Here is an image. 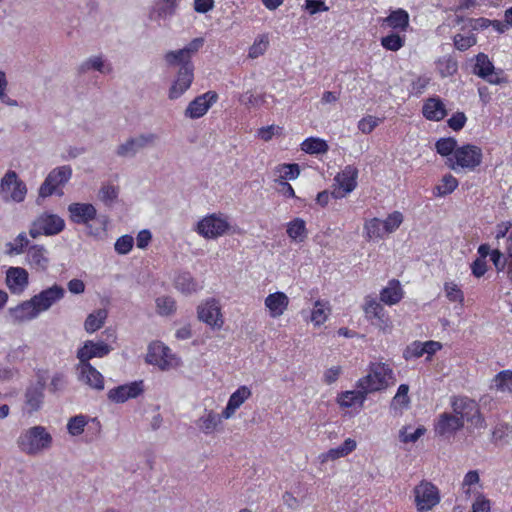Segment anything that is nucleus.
<instances>
[{
  "label": "nucleus",
  "instance_id": "36",
  "mask_svg": "<svg viewBox=\"0 0 512 512\" xmlns=\"http://www.w3.org/2000/svg\"><path fill=\"white\" fill-rule=\"evenodd\" d=\"M330 314V307L328 302L317 300L314 303L313 309L310 314V321L315 327H319L326 322Z\"/></svg>",
  "mask_w": 512,
  "mask_h": 512
},
{
  "label": "nucleus",
  "instance_id": "53",
  "mask_svg": "<svg viewBox=\"0 0 512 512\" xmlns=\"http://www.w3.org/2000/svg\"><path fill=\"white\" fill-rule=\"evenodd\" d=\"M443 289H444L446 298L450 302H458L460 304H463L464 293L455 282H453V281L445 282Z\"/></svg>",
  "mask_w": 512,
  "mask_h": 512
},
{
  "label": "nucleus",
  "instance_id": "45",
  "mask_svg": "<svg viewBox=\"0 0 512 512\" xmlns=\"http://www.w3.org/2000/svg\"><path fill=\"white\" fill-rule=\"evenodd\" d=\"M364 234L368 240L381 239L386 234L382 221L378 218L367 220L364 224Z\"/></svg>",
  "mask_w": 512,
  "mask_h": 512
},
{
  "label": "nucleus",
  "instance_id": "58",
  "mask_svg": "<svg viewBox=\"0 0 512 512\" xmlns=\"http://www.w3.org/2000/svg\"><path fill=\"white\" fill-rule=\"evenodd\" d=\"M133 245L134 238L131 235H123L116 240L114 249L119 255H126L132 250Z\"/></svg>",
  "mask_w": 512,
  "mask_h": 512
},
{
  "label": "nucleus",
  "instance_id": "50",
  "mask_svg": "<svg viewBox=\"0 0 512 512\" xmlns=\"http://www.w3.org/2000/svg\"><path fill=\"white\" fill-rule=\"evenodd\" d=\"M269 46V38L267 34H262L256 37L254 43L249 48L248 56L256 59L263 55Z\"/></svg>",
  "mask_w": 512,
  "mask_h": 512
},
{
  "label": "nucleus",
  "instance_id": "42",
  "mask_svg": "<svg viewBox=\"0 0 512 512\" xmlns=\"http://www.w3.org/2000/svg\"><path fill=\"white\" fill-rule=\"evenodd\" d=\"M425 433L426 429L422 425L416 428L411 425H405L399 430V440L402 443H415Z\"/></svg>",
  "mask_w": 512,
  "mask_h": 512
},
{
  "label": "nucleus",
  "instance_id": "52",
  "mask_svg": "<svg viewBox=\"0 0 512 512\" xmlns=\"http://www.w3.org/2000/svg\"><path fill=\"white\" fill-rule=\"evenodd\" d=\"M436 151L441 156L451 157L457 149V141L455 138L447 137L439 139L435 144Z\"/></svg>",
  "mask_w": 512,
  "mask_h": 512
},
{
  "label": "nucleus",
  "instance_id": "1",
  "mask_svg": "<svg viewBox=\"0 0 512 512\" xmlns=\"http://www.w3.org/2000/svg\"><path fill=\"white\" fill-rule=\"evenodd\" d=\"M395 383L396 376L392 367L388 363L376 361L369 364L367 375L357 380L356 387L370 394L386 390Z\"/></svg>",
  "mask_w": 512,
  "mask_h": 512
},
{
  "label": "nucleus",
  "instance_id": "64",
  "mask_svg": "<svg viewBox=\"0 0 512 512\" xmlns=\"http://www.w3.org/2000/svg\"><path fill=\"white\" fill-rule=\"evenodd\" d=\"M490 501L477 492V497L472 504L471 512H490Z\"/></svg>",
  "mask_w": 512,
  "mask_h": 512
},
{
  "label": "nucleus",
  "instance_id": "32",
  "mask_svg": "<svg viewBox=\"0 0 512 512\" xmlns=\"http://www.w3.org/2000/svg\"><path fill=\"white\" fill-rule=\"evenodd\" d=\"M274 182H287V180H295L300 175L298 164H279L273 169Z\"/></svg>",
  "mask_w": 512,
  "mask_h": 512
},
{
  "label": "nucleus",
  "instance_id": "28",
  "mask_svg": "<svg viewBox=\"0 0 512 512\" xmlns=\"http://www.w3.org/2000/svg\"><path fill=\"white\" fill-rule=\"evenodd\" d=\"M357 447V443L352 438H347L344 443L336 448H331L327 452L321 453L318 457L321 463H326L328 461H334L336 459L345 457L353 452Z\"/></svg>",
  "mask_w": 512,
  "mask_h": 512
},
{
  "label": "nucleus",
  "instance_id": "40",
  "mask_svg": "<svg viewBox=\"0 0 512 512\" xmlns=\"http://www.w3.org/2000/svg\"><path fill=\"white\" fill-rule=\"evenodd\" d=\"M494 65L489 57L484 53H479L475 56V65L473 73L480 78L487 77L494 71Z\"/></svg>",
  "mask_w": 512,
  "mask_h": 512
},
{
  "label": "nucleus",
  "instance_id": "15",
  "mask_svg": "<svg viewBox=\"0 0 512 512\" xmlns=\"http://www.w3.org/2000/svg\"><path fill=\"white\" fill-rule=\"evenodd\" d=\"M64 295V288L56 284L43 290L38 295H34V317L47 311L53 304L60 301Z\"/></svg>",
  "mask_w": 512,
  "mask_h": 512
},
{
  "label": "nucleus",
  "instance_id": "61",
  "mask_svg": "<svg viewBox=\"0 0 512 512\" xmlns=\"http://www.w3.org/2000/svg\"><path fill=\"white\" fill-rule=\"evenodd\" d=\"M18 448L30 455L32 454V428H29L23 432L17 439Z\"/></svg>",
  "mask_w": 512,
  "mask_h": 512
},
{
  "label": "nucleus",
  "instance_id": "29",
  "mask_svg": "<svg viewBox=\"0 0 512 512\" xmlns=\"http://www.w3.org/2000/svg\"><path fill=\"white\" fill-rule=\"evenodd\" d=\"M369 393L365 389L357 388V390H350L342 392L337 397V403L342 408H351L356 405L362 407L366 397Z\"/></svg>",
  "mask_w": 512,
  "mask_h": 512
},
{
  "label": "nucleus",
  "instance_id": "27",
  "mask_svg": "<svg viewBox=\"0 0 512 512\" xmlns=\"http://www.w3.org/2000/svg\"><path fill=\"white\" fill-rule=\"evenodd\" d=\"M422 114L427 120L440 121L445 118L447 111L440 98L431 97L424 102Z\"/></svg>",
  "mask_w": 512,
  "mask_h": 512
},
{
  "label": "nucleus",
  "instance_id": "5",
  "mask_svg": "<svg viewBox=\"0 0 512 512\" xmlns=\"http://www.w3.org/2000/svg\"><path fill=\"white\" fill-rule=\"evenodd\" d=\"M453 412L459 418L469 422L475 428H484L485 420L481 416L478 404L468 397H453L451 400Z\"/></svg>",
  "mask_w": 512,
  "mask_h": 512
},
{
  "label": "nucleus",
  "instance_id": "62",
  "mask_svg": "<svg viewBox=\"0 0 512 512\" xmlns=\"http://www.w3.org/2000/svg\"><path fill=\"white\" fill-rule=\"evenodd\" d=\"M380 122L381 120L379 118L368 115L358 122V129L364 134H369L379 125Z\"/></svg>",
  "mask_w": 512,
  "mask_h": 512
},
{
  "label": "nucleus",
  "instance_id": "37",
  "mask_svg": "<svg viewBox=\"0 0 512 512\" xmlns=\"http://www.w3.org/2000/svg\"><path fill=\"white\" fill-rule=\"evenodd\" d=\"M108 312L106 309H98L90 313L84 323V328L88 333H94L105 323Z\"/></svg>",
  "mask_w": 512,
  "mask_h": 512
},
{
  "label": "nucleus",
  "instance_id": "3",
  "mask_svg": "<svg viewBox=\"0 0 512 512\" xmlns=\"http://www.w3.org/2000/svg\"><path fill=\"white\" fill-rule=\"evenodd\" d=\"M482 156V150L478 146L467 144L457 148L453 155L447 158V165L454 171L474 170L481 164Z\"/></svg>",
  "mask_w": 512,
  "mask_h": 512
},
{
  "label": "nucleus",
  "instance_id": "35",
  "mask_svg": "<svg viewBox=\"0 0 512 512\" xmlns=\"http://www.w3.org/2000/svg\"><path fill=\"white\" fill-rule=\"evenodd\" d=\"M175 287L184 294H192L201 289L192 275L188 272L180 273L175 278Z\"/></svg>",
  "mask_w": 512,
  "mask_h": 512
},
{
  "label": "nucleus",
  "instance_id": "17",
  "mask_svg": "<svg viewBox=\"0 0 512 512\" xmlns=\"http://www.w3.org/2000/svg\"><path fill=\"white\" fill-rule=\"evenodd\" d=\"M113 347L104 341H92L87 340L83 343V345L77 350V359L78 362L90 363V360L93 358H103L107 356Z\"/></svg>",
  "mask_w": 512,
  "mask_h": 512
},
{
  "label": "nucleus",
  "instance_id": "46",
  "mask_svg": "<svg viewBox=\"0 0 512 512\" xmlns=\"http://www.w3.org/2000/svg\"><path fill=\"white\" fill-rule=\"evenodd\" d=\"M405 36L400 35V32L390 33L381 38V45L384 49L396 52L405 45Z\"/></svg>",
  "mask_w": 512,
  "mask_h": 512
},
{
  "label": "nucleus",
  "instance_id": "13",
  "mask_svg": "<svg viewBox=\"0 0 512 512\" xmlns=\"http://www.w3.org/2000/svg\"><path fill=\"white\" fill-rule=\"evenodd\" d=\"M358 170L352 165L346 166L335 178L334 189L331 196L335 199L344 198L357 186Z\"/></svg>",
  "mask_w": 512,
  "mask_h": 512
},
{
  "label": "nucleus",
  "instance_id": "23",
  "mask_svg": "<svg viewBox=\"0 0 512 512\" xmlns=\"http://www.w3.org/2000/svg\"><path fill=\"white\" fill-rule=\"evenodd\" d=\"M252 396V390L246 385L239 386L229 397L223 409L225 420L234 417L236 411Z\"/></svg>",
  "mask_w": 512,
  "mask_h": 512
},
{
  "label": "nucleus",
  "instance_id": "51",
  "mask_svg": "<svg viewBox=\"0 0 512 512\" xmlns=\"http://www.w3.org/2000/svg\"><path fill=\"white\" fill-rule=\"evenodd\" d=\"M29 244V240L24 233H20L13 242L6 243L5 253L9 256L23 253L24 248Z\"/></svg>",
  "mask_w": 512,
  "mask_h": 512
},
{
  "label": "nucleus",
  "instance_id": "18",
  "mask_svg": "<svg viewBox=\"0 0 512 512\" xmlns=\"http://www.w3.org/2000/svg\"><path fill=\"white\" fill-rule=\"evenodd\" d=\"M144 391L143 381L119 385L108 391L107 397L113 403H124L129 399H135Z\"/></svg>",
  "mask_w": 512,
  "mask_h": 512
},
{
  "label": "nucleus",
  "instance_id": "10",
  "mask_svg": "<svg viewBox=\"0 0 512 512\" xmlns=\"http://www.w3.org/2000/svg\"><path fill=\"white\" fill-rule=\"evenodd\" d=\"M197 317L213 330H220L224 325L222 308L215 298H208L197 306Z\"/></svg>",
  "mask_w": 512,
  "mask_h": 512
},
{
  "label": "nucleus",
  "instance_id": "54",
  "mask_svg": "<svg viewBox=\"0 0 512 512\" xmlns=\"http://www.w3.org/2000/svg\"><path fill=\"white\" fill-rule=\"evenodd\" d=\"M454 46L459 51H466L477 43V38L473 33L467 35L458 33L453 37Z\"/></svg>",
  "mask_w": 512,
  "mask_h": 512
},
{
  "label": "nucleus",
  "instance_id": "57",
  "mask_svg": "<svg viewBox=\"0 0 512 512\" xmlns=\"http://www.w3.org/2000/svg\"><path fill=\"white\" fill-rule=\"evenodd\" d=\"M403 222V215L399 211H394L389 214L388 217L382 221V225L386 234L393 233L396 231Z\"/></svg>",
  "mask_w": 512,
  "mask_h": 512
},
{
  "label": "nucleus",
  "instance_id": "9",
  "mask_svg": "<svg viewBox=\"0 0 512 512\" xmlns=\"http://www.w3.org/2000/svg\"><path fill=\"white\" fill-rule=\"evenodd\" d=\"M148 364L157 366L162 371L170 370L178 365L177 359L171 349L162 342H152L148 346L146 355Z\"/></svg>",
  "mask_w": 512,
  "mask_h": 512
},
{
  "label": "nucleus",
  "instance_id": "20",
  "mask_svg": "<svg viewBox=\"0 0 512 512\" xmlns=\"http://www.w3.org/2000/svg\"><path fill=\"white\" fill-rule=\"evenodd\" d=\"M463 426V419L459 418L456 413L444 412L438 417L435 424V432L440 436L449 437L463 428Z\"/></svg>",
  "mask_w": 512,
  "mask_h": 512
},
{
  "label": "nucleus",
  "instance_id": "48",
  "mask_svg": "<svg viewBox=\"0 0 512 512\" xmlns=\"http://www.w3.org/2000/svg\"><path fill=\"white\" fill-rule=\"evenodd\" d=\"M458 187V180L451 174L445 175L435 188V195L442 197L452 193Z\"/></svg>",
  "mask_w": 512,
  "mask_h": 512
},
{
  "label": "nucleus",
  "instance_id": "63",
  "mask_svg": "<svg viewBox=\"0 0 512 512\" xmlns=\"http://www.w3.org/2000/svg\"><path fill=\"white\" fill-rule=\"evenodd\" d=\"M424 353V346L423 342L421 341H414L412 342L405 350L404 357L406 359L410 358H419L423 356Z\"/></svg>",
  "mask_w": 512,
  "mask_h": 512
},
{
  "label": "nucleus",
  "instance_id": "55",
  "mask_svg": "<svg viewBox=\"0 0 512 512\" xmlns=\"http://www.w3.org/2000/svg\"><path fill=\"white\" fill-rule=\"evenodd\" d=\"M437 69L442 77H448L454 75L458 70L457 62L450 58L444 57L438 60Z\"/></svg>",
  "mask_w": 512,
  "mask_h": 512
},
{
  "label": "nucleus",
  "instance_id": "2",
  "mask_svg": "<svg viewBox=\"0 0 512 512\" xmlns=\"http://www.w3.org/2000/svg\"><path fill=\"white\" fill-rule=\"evenodd\" d=\"M72 174L73 170L70 165H62L52 169L39 187L37 204L41 205L44 199L52 195L63 196V188L71 180Z\"/></svg>",
  "mask_w": 512,
  "mask_h": 512
},
{
  "label": "nucleus",
  "instance_id": "22",
  "mask_svg": "<svg viewBox=\"0 0 512 512\" xmlns=\"http://www.w3.org/2000/svg\"><path fill=\"white\" fill-rule=\"evenodd\" d=\"M289 297L281 291L270 293L264 300V306L269 317L273 319L280 318L287 311L289 306Z\"/></svg>",
  "mask_w": 512,
  "mask_h": 512
},
{
  "label": "nucleus",
  "instance_id": "21",
  "mask_svg": "<svg viewBox=\"0 0 512 512\" xmlns=\"http://www.w3.org/2000/svg\"><path fill=\"white\" fill-rule=\"evenodd\" d=\"M69 218L76 224H88L94 220L97 215V210L93 204L76 202L68 205Z\"/></svg>",
  "mask_w": 512,
  "mask_h": 512
},
{
  "label": "nucleus",
  "instance_id": "26",
  "mask_svg": "<svg viewBox=\"0 0 512 512\" xmlns=\"http://www.w3.org/2000/svg\"><path fill=\"white\" fill-rule=\"evenodd\" d=\"M79 73L85 74L90 71H97L107 75L113 71L112 64L102 55H93L85 59L78 67Z\"/></svg>",
  "mask_w": 512,
  "mask_h": 512
},
{
  "label": "nucleus",
  "instance_id": "60",
  "mask_svg": "<svg viewBox=\"0 0 512 512\" xmlns=\"http://www.w3.org/2000/svg\"><path fill=\"white\" fill-rule=\"evenodd\" d=\"M49 258L48 252L43 246L34 245V266L40 270H45L48 267Z\"/></svg>",
  "mask_w": 512,
  "mask_h": 512
},
{
  "label": "nucleus",
  "instance_id": "31",
  "mask_svg": "<svg viewBox=\"0 0 512 512\" xmlns=\"http://www.w3.org/2000/svg\"><path fill=\"white\" fill-rule=\"evenodd\" d=\"M11 322L14 325H21L32 319V299L21 303L9 310Z\"/></svg>",
  "mask_w": 512,
  "mask_h": 512
},
{
  "label": "nucleus",
  "instance_id": "59",
  "mask_svg": "<svg viewBox=\"0 0 512 512\" xmlns=\"http://www.w3.org/2000/svg\"><path fill=\"white\" fill-rule=\"evenodd\" d=\"M156 307L160 315H170L175 311V301L168 296L158 297Z\"/></svg>",
  "mask_w": 512,
  "mask_h": 512
},
{
  "label": "nucleus",
  "instance_id": "19",
  "mask_svg": "<svg viewBox=\"0 0 512 512\" xmlns=\"http://www.w3.org/2000/svg\"><path fill=\"white\" fill-rule=\"evenodd\" d=\"M77 379L82 384L95 390L104 389L103 375L90 363L78 362L75 367Z\"/></svg>",
  "mask_w": 512,
  "mask_h": 512
},
{
  "label": "nucleus",
  "instance_id": "7",
  "mask_svg": "<svg viewBox=\"0 0 512 512\" xmlns=\"http://www.w3.org/2000/svg\"><path fill=\"white\" fill-rule=\"evenodd\" d=\"M414 502L418 512H428L440 502L439 489L429 481L423 480L413 489Z\"/></svg>",
  "mask_w": 512,
  "mask_h": 512
},
{
  "label": "nucleus",
  "instance_id": "12",
  "mask_svg": "<svg viewBox=\"0 0 512 512\" xmlns=\"http://www.w3.org/2000/svg\"><path fill=\"white\" fill-rule=\"evenodd\" d=\"M65 229L64 219L52 212H43L34 220V237L36 235L54 236Z\"/></svg>",
  "mask_w": 512,
  "mask_h": 512
},
{
  "label": "nucleus",
  "instance_id": "30",
  "mask_svg": "<svg viewBox=\"0 0 512 512\" xmlns=\"http://www.w3.org/2000/svg\"><path fill=\"white\" fill-rule=\"evenodd\" d=\"M382 26H386L398 32H405L409 26V14L403 9L392 11L382 19Z\"/></svg>",
  "mask_w": 512,
  "mask_h": 512
},
{
  "label": "nucleus",
  "instance_id": "16",
  "mask_svg": "<svg viewBox=\"0 0 512 512\" xmlns=\"http://www.w3.org/2000/svg\"><path fill=\"white\" fill-rule=\"evenodd\" d=\"M194 79V66L180 67L172 82L168 98L176 100L180 98L190 87Z\"/></svg>",
  "mask_w": 512,
  "mask_h": 512
},
{
  "label": "nucleus",
  "instance_id": "24",
  "mask_svg": "<svg viewBox=\"0 0 512 512\" xmlns=\"http://www.w3.org/2000/svg\"><path fill=\"white\" fill-rule=\"evenodd\" d=\"M223 419V411L219 414L214 410L205 409L203 414L196 420V426L205 435H211L218 431Z\"/></svg>",
  "mask_w": 512,
  "mask_h": 512
},
{
  "label": "nucleus",
  "instance_id": "6",
  "mask_svg": "<svg viewBox=\"0 0 512 512\" xmlns=\"http://www.w3.org/2000/svg\"><path fill=\"white\" fill-rule=\"evenodd\" d=\"M366 318L383 334H391L394 324L388 312L376 299L368 298L363 307Z\"/></svg>",
  "mask_w": 512,
  "mask_h": 512
},
{
  "label": "nucleus",
  "instance_id": "41",
  "mask_svg": "<svg viewBox=\"0 0 512 512\" xmlns=\"http://www.w3.org/2000/svg\"><path fill=\"white\" fill-rule=\"evenodd\" d=\"M164 60L169 66H193L191 59L184 49L169 51L164 55Z\"/></svg>",
  "mask_w": 512,
  "mask_h": 512
},
{
  "label": "nucleus",
  "instance_id": "34",
  "mask_svg": "<svg viewBox=\"0 0 512 512\" xmlns=\"http://www.w3.org/2000/svg\"><path fill=\"white\" fill-rule=\"evenodd\" d=\"M287 235L294 242H303L308 236L305 221L301 218H295L290 221L287 224Z\"/></svg>",
  "mask_w": 512,
  "mask_h": 512
},
{
  "label": "nucleus",
  "instance_id": "38",
  "mask_svg": "<svg viewBox=\"0 0 512 512\" xmlns=\"http://www.w3.org/2000/svg\"><path fill=\"white\" fill-rule=\"evenodd\" d=\"M408 393L409 386L407 384H401L391 401L390 408L396 412H402L404 409H407L410 404V397Z\"/></svg>",
  "mask_w": 512,
  "mask_h": 512
},
{
  "label": "nucleus",
  "instance_id": "4",
  "mask_svg": "<svg viewBox=\"0 0 512 512\" xmlns=\"http://www.w3.org/2000/svg\"><path fill=\"white\" fill-rule=\"evenodd\" d=\"M230 229L229 217L222 213H212L200 219L195 231L205 239H217Z\"/></svg>",
  "mask_w": 512,
  "mask_h": 512
},
{
  "label": "nucleus",
  "instance_id": "39",
  "mask_svg": "<svg viewBox=\"0 0 512 512\" xmlns=\"http://www.w3.org/2000/svg\"><path fill=\"white\" fill-rule=\"evenodd\" d=\"M327 142L318 137H310L301 143V150L308 154H324L328 151Z\"/></svg>",
  "mask_w": 512,
  "mask_h": 512
},
{
  "label": "nucleus",
  "instance_id": "43",
  "mask_svg": "<svg viewBox=\"0 0 512 512\" xmlns=\"http://www.w3.org/2000/svg\"><path fill=\"white\" fill-rule=\"evenodd\" d=\"M493 387L498 392L512 394V371L499 372L493 379Z\"/></svg>",
  "mask_w": 512,
  "mask_h": 512
},
{
  "label": "nucleus",
  "instance_id": "33",
  "mask_svg": "<svg viewBox=\"0 0 512 512\" xmlns=\"http://www.w3.org/2000/svg\"><path fill=\"white\" fill-rule=\"evenodd\" d=\"M403 298L402 287L397 280H392L382 289L380 299L387 305H395Z\"/></svg>",
  "mask_w": 512,
  "mask_h": 512
},
{
  "label": "nucleus",
  "instance_id": "49",
  "mask_svg": "<svg viewBox=\"0 0 512 512\" xmlns=\"http://www.w3.org/2000/svg\"><path fill=\"white\" fill-rule=\"evenodd\" d=\"M88 424V417L85 415H76L71 417L67 423V430L71 436H79L84 432Z\"/></svg>",
  "mask_w": 512,
  "mask_h": 512
},
{
  "label": "nucleus",
  "instance_id": "25",
  "mask_svg": "<svg viewBox=\"0 0 512 512\" xmlns=\"http://www.w3.org/2000/svg\"><path fill=\"white\" fill-rule=\"evenodd\" d=\"M28 272L20 267H10L6 273V284L14 294H20L28 286Z\"/></svg>",
  "mask_w": 512,
  "mask_h": 512
},
{
  "label": "nucleus",
  "instance_id": "56",
  "mask_svg": "<svg viewBox=\"0 0 512 512\" xmlns=\"http://www.w3.org/2000/svg\"><path fill=\"white\" fill-rule=\"evenodd\" d=\"M178 0H159L156 3L155 12L160 18H167L174 14Z\"/></svg>",
  "mask_w": 512,
  "mask_h": 512
},
{
  "label": "nucleus",
  "instance_id": "8",
  "mask_svg": "<svg viewBox=\"0 0 512 512\" xmlns=\"http://www.w3.org/2000/svg\"><path fill=\"white\" fill-rule=\"evenodd\" d=\"M158 141V135L155 133H141L129 137L116 148V155L121 158H132L141 150L152 147Z\"/></svg>",
  "mask_w": 512,
  "mask_h": 512
},
{
  "label": "nucleus",
  "instance_id": "14",
  "mask_svg": "<svg viewBox=\"0 0 512 512\" xmlns=\"http://www.w3.org/2000/svg\"><path fill=\"white\" fill-rule=\"evenodd\" d=\"M218 95L214 91H207L194 98L184 111L185 117L189 119H198L203 117L211 106L216 103Z\"/></svg>",
  "mask_w": 512,
  "mask_h": 512
},
{
  "label": "nucleus",
  "instance_id": "11",
  "mask_svg": "<svg viewBox=\"0 0 512 512\" xmlns=\"http://www.w3.org/2000/svg\"><path fill=\"white\" fill-rule=\"evenodd\" d=\"M27 193L26 186L14 171H8L0 183V197L2 200L21 202Z\"/></svg>",
  "mask_w": 512,
  "mask_h": 512
},
{
  "label": "nucleus",
  "instance_id": "44",
  "mask_svg": "<svg viewBox=\"0 0 512 512\" xmlns=\"http://www.w3.org/2000/svg\"><path fill=\"white\" fill-rule=\"evenodd\" d=\"M52 444V436L44 427L34 426V453L49 449Z\"/></svg>",
  "mask_w": 512,
  "mask_h": 512
},
{
  "label": "nucleus",
  "instance_id": "47",
  "mask_svg": "<svg viewBox=\"0 0 512 512\" xmlns=\"http://www.w3.org/2000/svg\"><path fill=\"white\" fill-rule=\"evenodd\" d=\"M118 195L119 188L109 183L103 184L98 192L99 200L106 206H112L117 200Z\"/></svg>",
  "mask_w": 512,
  "mask_h": 512
}]
</instances>
